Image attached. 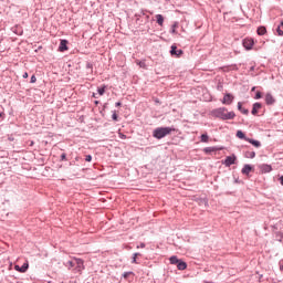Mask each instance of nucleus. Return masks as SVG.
I'll return each mask as SVG.
<instances>
[{"instance_id": "1", "label": "nucleus", "mask_w": 283, "mask_h": 283, "mask_svg": "<svg viewBox=\"0 0 283 283\" xmlns=\"http://www.w3.org/2000/svg\"><path fill=\"white\" fill-rule=\"evenodd\" d=\"M211 116L220 118L221 120H233L235 113L233 111L229 112L226 107H219L211 111Z\"/></svg>"}, {"instance_id": "2", "label": "nucleus", "mask_w": 283, "mask_h": 283, "mask_svg": "<svg viewBox=\"0 0 283 283\" xmlns=\"http://www.w3.org/2000/svg\"><path fill=\"white\" fill-rule=\"evenodd\" d=\"M171 132H176V129L171 127H158L153 132V137L157 138V140H160L165 138V136H169Z\"/></svg>"}, {"instance_id": "3", "label": "nucleus", "mask_w": 283, "mask_h": 283, "mask_svg": "<svg viewBox=\"0 0 283 283\" xmlns=\"http://www.w3.org/2000/svg\"><path fill=\"white\" fill-rule=\"evenodd\" d=\"M85 270V262L83 259L75 258V269L76 273H82Z\"/></svg>"}, {"instance_id": "4", "label": "nucleus", "mask_w": 283, "mask_h": 283, "mask_svg": "<svg viewBox=\"0 0 283 283\" xmlns=\"http://www.w3.org/2000/svg\"><path fill=\"white\" fill-rule=\"evenodd\" d=\"M235 160H238V157H235V155L228 156L222 161V165H226V167H231V165H235Z\"/></svg>"}, {"instance_id": "5", "label": "nucleus", "mask_w": 283, "mask_h": 283, "mask_svg": "<svg viewBox=\"0 0 283 283\" xmlns=\"http://www.w3.org/2000/svg\"><path fill=\"white\" fill-rule=\"evenodd\" d=\"M253 45H255V41H253L252 38H245L243 40V48H245V50H253Z\"/></svg>"}, {"instance_id": "6", "label": "nucleus", "mask_w": 283, "mask_h": 283, "mask_svg": "<svg viewBox=\"0 0 283 283\" xmlns=\"http://www.w3.org/2000/svg\"><path fill=\"white\" fill-rule=\"evenodd\" d=\"M170 54H171V56H176L177 59H180V56H182L184 52H182V50H178V46L171 45Z\"/></svg>"}, {"instance_id": "7", "label": "nucleus", "mask_w": 283, "mask_h": 283, "mask_svg": "<svg viewBox=\"0 0 283 283\" xmlns=\"http://www.w3.org/2000/svg\"><path fill=\"white\" fill-rule=\"evenodd\" d=\"M233 95L231 93H227L224 96H223V99L221 101V103L223 105H231V103H233Z\"/></svg>"}, {"instance_id": "8", "label": "nucleus", "mask_w": 283, "mask_h": 283, "mask_svg": "<svg viewBox=\"0 0 283 283\" xmlns=\"http://www.w3.org/2000/svg\"><path fill=\"white\" fill-rule=\"evenodd\" d=\"M259 168L262 174H271L273 171V167L269 164H262Z\"/></svg>"}, {"instance_id": "9", "label": "nucleus", "mask_w": 283, "mask_h": 283, "mask_svg": "<svg viewBox=\"0 0 283 283\" xmlns=\"http://www.w3.org/2000/svg\"><path fill=\"white\" fill-rule=\"evenodd\" d=\"M14 269H15L19 273H25V272L28 271V269H30V264L23 263L22 266L14 265Z\"/></svg>"}, {"instance_id": "10", "label": "nucleus", "mask_w": 283, "mask_h": 283, "mask_svg": "<svg viewBox=\"0 0 283 283\" xmlns=\"http://www.w3.org/2000/svg\"><path fill=\"white\" fill-rule=\"evenodd\" d=\"M251 171H253V167H251V165H244L241 172L244 176H249V174H251Z\"/></svg>"}, {"instance_id": "11", "label": "nucleus", "mask_w": 283, "mask_h": 283, "mask_svg": "<svg viewBox=\"0 0 283 283\" xmlns=\"http://www.w3.org/2000/svg\"><path fill=\"white\" fill-rule=\"evenodd\" d=\"M265 103H266V105H273V103H275V97H273V95H271V93H268L265 95Z\"/></svg>"}, {"instance_id": "12", "label": "nucleus", "mask_w": 283, "mask_h": 283, "mask_svg": "<svg viewBox=\"0 0 283 283\" xmlns=\"http://www.w3.org/2000/svg\"><path fill=\"white\" fill-rule=\"evenodd\" d=\"M262 109V104L261 103H254L252 107V115L255 116L258 114V111Z\"/></svg>"}, {"instance_id": "13", "label": "nucleus", "mask_w": 283, "mask_h": 283, "mask_svg": "<svg viewBox=\"0 0 283 283\" xmlns=\"http://www.w3.org/2000/svg\"><path fill=\"white\" fill-rule=\"evenodd\" d=\"M76 258L74 256L71 261H67L66 263H64V266H67V269H74V266L76 268Z\"/></svg>"}, {"instance_id": "14", "label": "nucleus", "mask_w": 283, "mask_h": 283, "mask_svg": "<svg viewBox=\"0 0 283 283\" xmlns=\"http://www.w3.org/2000/svg\"><path fill=\"white\" fill-rule=\"evenodd\" d=\"M59 50L60 52H65V50H67V40H61Z\"/></svg>"}, {"instance_id": "15", "label": "nucleus", "mask_w": 283, "mask_h": 283, "mask_svg": "<svg viewBox=\"0 0 283 283\" xmlns=\"http://www.w3.org/2000/svg\"><path fill=\"white\" fill-rule=\"evenodd\" d=\"M245 142L250 143V145H253L254 147H262V144L255 139L248 138Z\"/></svg>"}, {"instance_id": "16", "label": "nucleus", "mask_w": 283, "mask_h": 283, "mask_svg": "<svg viewBox=\"0 0 283 283\" xmlns=\"http://www.w3.org/2000/svg\"><path fill=\"white\" fill-rule=\"evenodd\" d=\"M238 109L241 112V114H244L245 116L249 115V109L242 107V103H238Z\"/></svg>"}, {"instance_id": "17", "label": "nucleus", "mask_w": 283, "mask_h": 283, "mask_svg": "<svg viewBox=\"0 0 283 283\" xmlns=\"http://www.w3.org/2000/svg\"><path fill=\"white\" fill-rule=\"evenodd\" d=\"M177 269L179 271H185L187 269V263L185 261H179V263H177Z\"/></svg>"}, {"instance_id": "18", "label": "nucleus", "mask_w": 283, "mask_h": 283, "mask_svg": "<svg viewBox=\"0 0 283 283\" xmlns=\"http://www.w3.org/2000/svg\"><path fill=\"white\" fill-rule=\"evenodd\" d=\"M156 21H157L158 25L163 27V24L165 23V18L163 17V14H157Z\"/></svg>"}, {"instance_id": "19", "label": "nucleus", "mask_w": 283, "mask_h": 283, "mask_svg": "<svg viewBox=\"0 0 283 283\" xmlns=\"http://www.w3.org/2000/svg\"><path fill=\"white\" fill-rule=\"evenodd\" d=\"M259 36H264L266 34V28L265 27H259L256 30Z\"/></svg>"}, {"instance_id": "20", "label": "nucleus", "mask_w": 283, "mask_h": 283, "mask_svg": "<svg viewBox=\"0 0 283 283\" xmlns=\"http://www.w3.org/2000/svg\"><path fill=\"white\" fill-rule=\"evenodd\" d=\"M237 138H240L241 140H247V139H249V138L247 137V135L243 134L242 130H238V132H237Z\"/></svg>"}, {"instance_id": "21", "label": "nucleus", "mask_w": 283, "mask_h": 283, "mask_svg": "<svg viewBox=\"0 0 283 283\" xmlns=\"http://www.w3.org/2000/svg\"><path fill=\"white\" fill-rule=\"evenodd\" d=\"M277 35L283 36V20L281 21L280 25L276 29Z\"/></svg>"}, {"instance_id": "22", "label": "nucleus", "mask_w": 283, "mask_h": 283, "mask_svg": "<svg viewBox=\"0 0 283 283\" xmlns=\"http://www.w3.org/2000/svg\"><path fill=\"white\" fill-rule=\"evenodd\" d=\"M136 65H138L143 70H147V64L145 63V61L136 60Z\"/></svg>"}, {"instance_id": "23", "label": "nucleus", "mask_w": 283, "mask_h": 283, "mask_svg": "<svg viewBox=\"0 0 283 283\" xmlns=\"http://www.w3.org/2000/svg\"><path fill=\"white\" fill-rule=\"evenodd\" d=\"M203 151L205 154H211L213 151H218V149L216 147H206Z\"/></svg>"}, {"instance_id": "24", "label": "nucleus", "mask_w": 283, "mask_h": 283, "mask_svg": "<svg viewBox=\"0 0 283 283\" xmlns=\"http://www.w3.org/2000/svg\"><path fill=\"white\" fill-rule=\"evenodd\" d=\"M200 140L202 143H209V135L207 133L202 134Z\"/></svg>"}, {"instance_id": "25", "label": "nucleus", "mask_w": 283, "mask_h": 283, "mask_svg": "<svg viewBox=\"0 0 283 283\" xmlns=\"http://www.w3.org/2000/svg\"><path fill=\"white\" fill-rule=\"evenodd\" d=\"M170 264H179L180 260H178V256H170Z\"/></svg>"}, {"instance_id": "26", "label": "nucleus", "mask_w": 283, "mask_h": 283, "mask_svg": "<svg viewBox=\"0 0 283 283\" xmlns=\"http://www.w3.org/2000/svg\"><path fill=\"white\" fill-rule=\"evenodd\" d=\"M138 255H140V253H134L133 254L132 264H138V261L136 260L138 258Z\"/></svg>"}, {"instance_id": "27", "label": "nucleus", "mask_w": 283, "mask_h": 283, "mask_svg": "<svg viewBox=\"0 0 283 283\" xmlns=\"http://www.w3.org/2000/svg\"><path fill=\"white\" fill-rule=\"evenodd\" d=\"M245 157L247 158H255V151H247Z\"/></svg>"}, {"instance_id": "28", "label": "nucleus", "mask_w": 283, "mask_h": 283, "mask_svg": "<svg viewBox=\"0 0 283 283\" xmlns=\"http://www.w3.org/2000/svg\"><path fill=\"white\" fill-rule=\"evenodd\" d=\"M105 88H106V86L97 88L99 96H103V94H105Z\"/></svg>"}, {"instance_id": "29", "label": "nucleus", "mask_w": 283, "mask_h": 283, "mask_svg": "<svg viewBox=\"0 0 283 283\" xmlns=\"http://www.w3.org/2000/svg\"><path fill=\"white\" fill-rule=\"evenodd\" d=\"M129 275H134V272H125V273L123 274V277H124L125 280H127V279L129 277Z\"/></svg>"}, {"instance_id": "30", "label": "nucleus", "mask_w": 283, "mask_h": 283, "mask_svg": "<svg viewBox=\"0 0 283 283\" xmlns=\"http://www.w3.org/2000/svg\"><path fill=\"white\" fill-rule=\"evenodd\" d=\"M112 118L113 120H118V114H116V111L113 112Z\"/></svg>"}, {"instance_id": "31", "label": "nucleus", "mask_w": 283, "mask_h": 283, "mask_svg": "<svg viewBox=\"0 0 283 283\" xmlns=\"http://www.w3.org/2000/svg\"><path fill=\"white\" fill-rule=\"evenodd\" d=\"M85 161L86 163H92V155H86L85 156Z\"/></svg>"}, {"instance_id": "32", "label": "nucleus", "mask_w": 283, "mask_h": 283, "mask_svg": "<svg viewBox=\"0 0 283 283\" xmlns=\"http://www.w3.org/2000/svg\"><path fill=\"white\" fill-rule=\"evenodd\" d=\"M254 98H256V99L262 98V93H261V92H256V94H255V97H254Z\"/></svg>"}, {"instance_id": "33", "label": "nucleus", "mask_w": 283, "mask_h": 283, "mask_svg": "<svg viewBox=\"0 0 283 283\" xmlns=\"http://www.w3.org/2000/svg\"><path fill=\"white\" fill-rule=\"evenodd\" d=\"M119 138H120L122 140H125V139L127 138V135H125V134H123V133H119Z\"/></svg>"}, {"instance_id": "34", "label": "nucleus", "mask_w": 283, "mask_h": 283, "mask_svg": "<svg viewBox=\"0 0 283 283\" xmlns=\"http://www.w3.org/2000/svg\"><path fill=\"white\" fill-rule=\"evenodd\" d=\"M31 83H36V76L34 75L31 76Z\"/></svg>"}, {"instance_id": "35", "label": "nucleus", "mask_w": 283, "mask_h": 283, "mask_svg": "<svg viewBox=\"0 0 283 283\" xmlns=\"http://www.w3.org/2000/svg\"><path fill=\"white\" fill-rule=\"evenodd\" d=\"M178 25L177 24H174L172 25V34H176V28H177Z\"/></svg>"}, {"instance_id": "36", "label": "nucleus", "mask_w": 283, "mask_h": 283, "mask_svg": "<svg viewBox=\"0 0 283 283\" xmlns=\"http://www.w3.org/2000/svg\"><path fill=\"white\" fill-rule=\"evenodd\" d=\"M61 160H66V155H65V153H63V154L61 155Z\"/></svg>"}, {"instance_id": "37", "label": "nucleus", "mask_w": 283, "mask_h": 283, "mask_svg": "<svg viewBox=\"0 0 283 283\" xmlns=\"http://www.w3.org/2000/svg\"><path fill=\"white\" fill-rule=\"evenodd\" d=\"M137 249H145V243H140V245H137Z\"/></svg>"}, {"instance_id": "38", "label": "nucleus", "mask_w": 283, "mask_h": 283, "mask_svg": "<svg viewBox=\"0 0 283 283\" xmlns=\"http://www.w3.org/2000/svg\"><path fill=\"white\" fill-rule=\"evenodd\" d=\"M28 72H24L23 75H22V78H28Z\"/></svg>"}, {"instance_id": "39", "label": "nucleus", "mask_w": 283, "mask_h": 283, "mask_svg": "<svg viewBox=\"0 0 283 283\" xmlns=\"http://www.w3.org/2000/svg\"><path fill=\"white\" fill-rule=\"evenodd\" d=\"M120 105H122L120 102L115 103V107H120Z\"/></svg>"}, {"instance_id": "40", "label": "nucleus", "mask_w": 283, "mask_h": 283, "mask_svg": "<svg viewBox=\"0 0 283 283\" xmlns=\"http://www.w3.org/2000/svg\"><path fill=\"white\" fill-rule=\"evenodd\" d=\"M280 184H281L282 187H283V176L280 177Z\"/></svg>"}, {"instance_id": "41", "label": "nucleus", "mask_w": 283, "mask_h": 283, "mask_svg": "<svg viewBox=\"0 0 283 283\" xmlns=\"http://www.w3.org/2000/svg\"><path fill=\"white\" fill-rule=\"evenodd\" d=\"M280 270L283 271V265H280Z\"/></svg>"}, {"instance_id": "42", "label": "nucleus", "mask_w": 283, "mask_h": 283, "mask_svg": "<svg viewBox=\"0 0 283 283\" xmlns=\"http://www.w3.org/2000/svg\"><path fill=\"white\" fill-rule=\"evenodd\" d=\"M93 97L96 98V94L93 93Z\"/></svg>"}, {"instance_id": "43", "label": "nucleus", "mask_w": 283, "mask_h": 283, "mask_svg": "<svg viewBox=\"0 0 283 283\" xmlns=\"http://www.w3.org/2000/svg\"><path fill=\"white\" fill-rule=\"evenodd\" d=\"M95 105H98V101L95 102Z\"/></svg>"}, {"instance_id": "44", "label": "nucleus", "mask_w": 283, "mask_h": 283, "mask_svg": "<svg viewBox=\"0 0 283 283\" xmlns=\"http://www.w3.org/2000/svg\"><path fill=\"white\" fill-rule=\"evenodd\" d=\"M254 91H255V87L252 88V92H254Z\"/></svg>"}, {"instance_id": "45", "label": "nucleus", "mask_w": 283, "mask_h": 283, "mask_svg": "<svg viewBox=\"0 0 283 283\" xmlns=\"http://www.w3.org/2000/svg\"><path fill=\"white\" fill-rule=\"evenodd\" d=\"M2 114L0 113V118H1Z\"/></svg>"}, {"instance_id": "46", "label": "nucleus", "mask_w": 283, "mask_h": 283, "mask_svg": "<svg viewBox=\"0 0 283 283\" xmlns=\"http://www.w3.org/2000/svg\"><path fill=\"white\" fill-rule=\"evenodd\" d=\"M49 283H51V282H49Z\"/></svg>"}]
</instances>
